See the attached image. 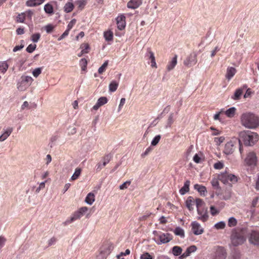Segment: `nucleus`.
Segmentation results:
<instances>
[{"instance_id":"1","label":"nucleus","mask_w":259,"mask_h":259,"mask_svg":"<svg viewBox=\"0 0 259 259\" xmlns=\"http://www.w3.org/2000/svg\"><path fill=\"white\" fill-rule=\"evenodd\" d=\"M240 120L242 125L248 128H255L259 125L258 117L250 112L243 113Z\"/></svg>"},{"instance_id":"2","label":"nucleus","mask_w":259,"mask_h":259,"mask_svg":"<svg viewBox=\"0 0 259 259\" xmlns=\"http://www.w3.org/2000/svg\"><path fill=\"white\" fill-rule=\"evenodd\" d=\"M231 240L234 246L242 244L246 241L244 229L241 228L233 230L231 236Z\"/></svg>"},{"instance_id":"3","label":"nucleus","mask_w":259,"mask_h":259,"mask_svg":"<svg viewBox=\"0 0 259 259\" xmlns=\"http://www.w3.org/2000/svg\"><path fill=\"white\" fill-rule=\"evenodd\" d=\"M240 137L245 145L251 146L258 141V135L249 131H243L240 134Z\"/></svg>"},{"instance_id":"4","label":"nucleus","mask_w":259,"mask_h":259,"mask_svg":"<svg viewBox=\"0 0 259 259\" xmlns=\"http://www.w3.org/2000/svg\"><path fill=\"white\" fill-rule=\"evenodd\" d=\"M218 179L224 184H235L238 181V178L226 170L218 175Z\"/></svg>"},{"instance_id":"5","label":"nucleus","mask_w":259,"mask_h":259,"mask_svg":"<svg viewBox=\"0 0 259 259\" xmlns=\"http://www.w3.org/2000/svg\"><path fill=\"white\" fill-rule=\"evenodd\" d=\"M88 210V208L83 206L79 208L77 210L74 211L71 217L67 219L64 223V225H67L74 221L80 219Z\"/></svg>"},{"instance_id":"6","label":"nucleus","mask_w":259,"mask_h":259,"mask_svg":"<svg viewBox=\"0 0 259 259\" xmlns=\"http://www.w3.org/2000/svg\"><path fill=\"white\" fill-rule=\"evenodd\" d=\"M157 244H165L169 242L172 238V235L168 233L160 232L156 235Z\"/></svg>"},{"instance_id":"7","label":"nucleus","mask_w":259,"mask_h":259,"mask_svg":"<svg viewBox=\"0 0 259 259\" xmlns=\"http://www.w3.org/2000/svg\"><path fill=\"white\" fill-rule=\"evenodd\" d=\"M111 246L107 244H103L100 248L95 259H106L111 252Z\"/></svg>"},{"instance_id":"8","label":"nucleus","mask_w":259,"mask_h":259,"mask_svg":"<svg viewBox=\"0 0 259 259\" xmlns=\"http://www.w3.org/2000/svg\"><path fill=\"white\" fill-rule=\"evenodd\" d=\"M238 143H240V140L236 138H233L226 144L224 152L228 155L231 154L234 151Z\"/></svg>"},{"instance_id":"9","label":"nucleus","mask_w":259,"mask_h":259,"mask_svg":"<svg viewBox=\"0 0 259 259\" xmlns=\"http://www.w3.org/2000/svg\"><path fill=\"white\" fill-rule=\"evenodd\" d=\"M197 54L195 52L191 53L184 60V64L188 67L195 65L197 62Z\"/></svg>"},{"instance_id":"10","label":"nucleus","mask_w":259,"mask_h":259,"mask_svg":"<svg viewBox=\"0 0 259 259\" xmlns=\"http://www.w3.org/2000/svg\"><path fill=\"white\" fill-rule=\"evenodd\" d=\"M248 240L251 244L259 246V231L252 230L249 234Z\"/></svg>"},{"instance_id":"11","label":"nucleus","mask_w":259,"mask_h":259,"mask_svg":"<svg viewBox=\"0 0 259 259\" xmlns=\"http://www.w3.org/2000/svg\"><path fill=\"white\" fill-rule=\"evenodd\" d=\"M257 162V157L255 153L249 152L246 158L245 159V163L249 166H255Z\"/></svg>"},{"instance_id":"12","label":"nucleus","mask_w":259,"mask_h":259,"mask_svg":"<svg viewBox=\"0 0 259 259\" xmlns=\"http://www.w3.org/2000/svg\"><path fill=\"white\" fill-rule=\"evenodd\" d=\"M192 230L195 235H198L202 234L204 232L203 229L200 224L194 221L191 223Z\"/></svg>"},{"instance_id":"13","label":"nucleus","mask_w":259,"mask_h":259,"mask_svg":"<svg viewBox=\"0 0 259 259\" xmlns=\"http://www.w3.org/2000/svg\"><path fill=\"white\" fill-rule=\"evenodd\" d=\"M197 210L198 214V220H201L203 222H206L208 219L207 209L202 208Z\"/></svg>"},{"instance_id":"14","label":"nucleus","mask_w":259,"mask_h":259,"mask_svg":"<svg viewBox=\"0 0 259 259\" xmlns=\"http://www.w3.org/2000/svg\"><path fill=\"white\" fill-rule=\"evenodd\" d=\"M117 28L121 30L124 29L126 25L125 17L123 14L118 16L116 18Z\"/></svg>"},{"instance_id":"15","label":"nucleus","mask_w":259,"mask_h":259,"mask_svg":"<svg viewBox=\"0 0 259 259\" xmlns=\"http://www.w3.org/2000/svg\"><path fill=\"white\" fill-rule=\"evenodd\" d=\"M142 0H130L127 4V7L130 9H135L142 4Z\"/></svg>"},{"instance_id":"16","label":"nucleus","mask_w":259,"mask_h":259,"mask_svg":"<svg viewBox=\"0 0 259 259\" xmlns=\"http://www.w3.org/2000/svg\"><path fill=\"white\" fill-rule=\"evenodd\" d=\"M216 256L219 259H224L226 256L225 249L223 247H218L216 250Z\"/></svg>"},{"instance_id":"17","label":"nucleus","mask_w":259,"mask_h":259,"mask_svg":"<svg viewBox=\"0 0 259 259\" xmlns=\"http://www.w3.org/2000/svg\"><path fill=\"white\" fill-rule=\"evenodd\" d=\"M197 250V247L195 245H191L187 248V250L181 256V258H184L189 256L192 252Z\"/></svg>"},{"instance_id":"18","label":"nucleus","mask_w":259,"mask_h":259,"mask_svg":"<svg viewBox=\"0 0 259 259\" xmlns=\"http://www.w3.org/2000/svg\"><path fill=\"white\" fill-rule=\"evenodd\" d=\"M33 80V79L31 77L26 76L24 77H22V81L20 84H18L17 88L19 90L22 91L24 90V89L22 85V84H24L25 82L26 83H31Z\"/></svg>"},{"instance_id":"19","label":"nucleus","mask_w":259,"mask_h":259,"mask_svg":"<svg viewBox=\"0 0 259 259\" xmlns=\"http://www.w3.org/2000/svg\"><path fill=\"white\" fill-rule=\"evenodd\" d=\"M177 58L178 56L175 55V56L172 58V60L169 61L168 64L166 66V69L167 71H170L175 68L177 64Z\"/></svg>"},{"instance_id":"20","label":"nucleus","mask_w":259,"mask_h":259,"mask_svg":"<svg viewBox=\"0 0 259 259\" xmlns=\"http://www.w3.org/2000/svg\"><path fill=\"white\" fill-rule=\"evenodd\" d=\"M236 73V69L233 67H229L227 69V72L226 74V78L230 80Z\"/></svg>"},{"instance_id":"21","label":"nucleus","mask_w":259,"mask_h":259,"mask_svg":"<svg viewBox=\"0 0 259 259\" xmlns=\"http://www.w3.org/2000/svg\"><path fill=\"white\" fill-rule=\"evenodd\" d=\"M195 204V200L194 198L192 196H189L186 201V205L188 209L191 211L193 209V206Z\"/></svg>"},{"instance_id":"22","label":"nucleus","mask_w":259,"mask_h":259,"mask_svg":"<svg viewBox=\"0 0 259 259\" xmlns=\"http://www.w3.org/2000/svg\"><path fill=\"white\" fill-rule=\"evenodd\" d=\"M13 131L12 127H8L0 136V142H3L6 140L10 136Z\"/></svg>"},{"instance_id":"23","label":"nucleus","mask_w":259,"mask_h":259,"mask_svg":"<svg viewBox=\"0 0 259 259\" xmlns=\"http://www.w3.org/2000/svg\"><path fill=\"white\" fill-rule=\"evenodd\" d=\"M194 189L197 190L202 196H205L207 193L206 188L204 186L196 184L194 185Z\"/></svg>"},{"instance_id":"24","label":"nucleus","mask_w":259,"mask_h":259,"mask_svg":"<svg viewBox=\"0 0 259 259\" xmlns=\"http://www.w3.org/2000/svg\"><path fill=\"white\" fill-rule=\"evenodd\" d=\"M74 7L72 0H69L64 7V11L66 13H70L73 10Z\"/></svg>"},{"instance_id":"25","label":"nucleus","mask_w":259,"mask_h":259,"mask_svg":"<svg viewBox=\"0 0 259 259\" xmlns=\"http://www.w3.org/2000/svg\"><path fill=\"white\" fill-rule=\"evenodd\" d=\"M190 185V181L187 180L184 185V186L180 190V193L181 195H184L189 191V187Z\"/></svg>"},{"instance_id":"26","label":"nucleus","mask_w":259,"mask_h":259,"mask_svg":"<svg viewBox=\"0 0 259 259\" xmlns=\"http://www.w3.org/2000/svg\"><path fill=\"white\" fill-rule=\"evenodd\" d=\"M95 195L94 193H93L92 192L89 193L87 195V196L85 198V202L90 205L92 204L93 203L95 200Z\"/></svg>"},{"instance_id":"27","label":"nucleus","mask_w":259,"mask_h":259,"mask_svg":"<svg viewBox=\"0 0 259 259\" xmlns=\"http://www.w3.org/2000/svg\"><path fill=\"white\" fill-rule=\"evenodd\" d=\"M9 68V65L7 61L0 62V73L5 74Z\"/></svg>"},{"instance_id":"28","label":"nucleus","mask_w":259,"mask_h":259,"mask_svg":"<svg viewBox=\"0 0 259 259\" xmlns=\"http://www.w3.org/2000/svg\"><path fill=\"white\" fill-rule=\"evenodd\" d=\"M236 109L235 107H231L225 111H224L227 116L230 118H232L234 116L236 113Z\"/></svg>"},{"instance_id":"29","label":"nucleus","mask_w":259,"mask_h":259,"mask_svg":"<svg viewBox=\"0 0 259 259\" xmlns=\"http://www.w3.org/2000/svg\"><path fill=\"white\" fill-rule=\"evenodd\" d=\"M243 89L239 88L235 91L234 95L232 98L235 100H238L240 99V97L243 93Z\"/></svg>"},{"instance_id":"30","label":"nucleus","mask_w":259,"mask_h":259,"mask_svg":"<svg viewBox=\"0 0 259 259\" xmlns=\"http://www.w3.org/2000/svg\"><path fill=\"white\" fill-rule=\"evenodd\" d=\"M45 12L48 14L52 15L54 13V9L53 6L50 4H47L44 6Z\"/></svg>"},{"instance_id":"31","label":"nucleus","mask_w":259,"mask_h":259,"mask_svg":"<svg viewBox=\"0 0 259 259\" xmlns=\"http://www.w3.org/2000/svg\"><path fill=\"white\" fill-rule=\"evenodd\" d=\"M118 86V82L115 80L112 81L109 85V90L111 92H115Z\"/></svg>"},{"instance_id":"32","label":"nucleus","mask_w":259,"mask_h":259,"mask_svg":"<svg viewBox=\"0 0 259 259\" xmlns=\"http://www.w3.org/2000/svg\"><path fill=\"white\" fill-rule=\"evenodd\" d=\"M104 37L106 41H112L113 39V33L110 30L105 31L104 33Z\"/></svg>"},{"instance_id":"33","label":"nucleus","mask_w":259,"mask_h":259,"mask_svg":"<svg viewBox=\"0 0 259 259\" xmlns=\"http://www.w3.org/2000/svg\"><path fill=\"white\" fill-rule=\"evenodd\" d=\"M81 172V169L80 168H76L75 170V172L72 176L70 181H74L77 180L80 176Z\"/></svg>"},{"instance_id":"34","label":"nucleus","mask_w":259,"mask_h":259,"mask_svg":"<svg viewBox=\"0 0 259 259\" xmlns=\"http://www.w3.org/2000/svg\"><path fill=\"white\" fill-rule=\"evenodd\" d=\"M174 233L176 235L179 236L181 238H184L185 236L184 231L181 228L178 227L174 231Z\"/></svg>"},{"instance_id":"35","label":"nucleus","mask_w":259,"mask_h":259,"mask_svg":"<svg viewBox=\"0 0 259 259\" xmlns=\"http://www.w3.org/2000/svg\"><path fill=\"white\" fill-rule=\"evenodd\" d=\"M237 220L234 217H231L228 220V226L229 227H234L237 225Z\"/></svg>"},{"instance_id":"36","label":"nucleus","mask_w":259,"mask_h":259,"mask_svg":"<svg viewBox=\"0 0 259 259\" xmlns=\"http://www.w3.org/2000/svg\"><path fill=\"white\" fill-rule=\"evenodd\" d=\"M26 19L24 13L18 14L17 16L15 21L17 23H24Z\"/></svg>"},{"instance_id":"37","label":"nucleus","mask_w":259,"mask_h":259,"mask_svg":"<svg viewBox=\"0 0 259 259\" xmlns=\"http://www.w3.org/2000/svg\"><path fill=\"white\" fill-rule=\"evenodd\" d=\"M174 122V113H171L168 116L167 119V121L166 122V124L165 125L166 128L170 127L171 125L173 124Z\"/></svg>"},{"instance_id":"38","label":"nucleus","mask_w":259,"mask_h":259,"mask_svg":"<svg viewBox=\"0 0 259 259\" xmlns=\"http://www.w3.org/2000/svg\"><path fill=\"white\" fill-rule=\"evenodd\" d=\"M182 249L181 247L178 246H175L172 248V253L175 256H178L181 254Z\"/></svg>"},{"instance_id":"39","label":"nucleus","mask_w":259,"mask_h":259,"mask_svg":"<svg viewBox=\"0 0 259 259\" xmlns=\"http://www.w3.org/2000/svg\"><path fill=\"white\" fill-rule=\"evenodd\" d=\"M219 180L218 176L217 178H213L211 181V185L214 189L219 188Z\"/></svg>"},{"instance_id":"40","label":"nucleus","mask_w":259,"mask_h":259,"mask_svg":"<svg viewBox=\"0 0 259 259\" xmlns=\"http://www.w3.org/2000/svg\"><path fill=\"white\" fill-rule=\"evenodd\" d=\"M87 64H88V62L85 59H84V58L81 59L80 60L79 65H80V66L81 68V70L82 71H86Z\"/></svg>"},{"instance_id":"41","label":"nucleus","mask_w":259,"mask_h":259,"mask_svg":"<svg viewBox=\"0 0 259 259\" xmlns=\"http://www.w3.org/2000/svg\"><path fill=\"white\" fill-rule=\"evenodd\" d=\"M26 5L28 7H35L40 5V3H38L36 0H28Z\"/></svg>"},{"instance_id":"42","label":"nucleus","mask_w":259,"mask_h":259,"mask_svg":"<svg viewBox=\"0 0 259 259\" xmlns=\"http://www.w3.org/2000/svg\"><path fill=\"white\" fill-rule=\"evenodd\" d=\"M80 48L82 49L81 54L88 53L89 49V45L87 43L82 44L80 46Z\"/></svg>"},{"instance_id":"43","label":"nucleus","mask_w":259,"mask_h":259,"mask_svg":"<svg viewBox=\"0 0 259 259\" xmlns=\"http://www.w3.org/2000/svg\"><path fill=\"white\" fill-rule=\"evenodd\" d=\"M108 64V61H106L99 68L98 73L99 74H102L106 69V68Z\"/></svg>"},{"instance_id":"44","label":"nucleus","mask_w":259,"mask_h":259,"mask_svg":"<svg viewBox=\"0 0 259 259\" xmlns=\"http://www.w3.org/2000/svg\"><path fill=\"white\" fill-rule=\"evenodd\" d=\"M108 102V99L106 97H102L98 99L97 101V103L98 104H99L101 106L105 105Z\"/></svg>"},{"instance_id":"45","label":"nucleus","mask_w":259,"mask_h":259,"mask_svg":"<svg viewBox=\"0 0 259 259\" xmlns=\"http://www.w3.org/2000/svg\"><path fill=\"white\" fill-rule=\"evenodd\" d=\"M75 4L79 9L82 10L86 5V2L84 0H78L75 2Z\"/></svg>"},{"instance_id":"46","label":"nucleus","mask_w":259,"mask_h":259,"mask_svg":"<svg viewBox=\"0 0 259 259\" xmlns=\"http://www.w3.org/2000/svg\"><path fill=\"white\" fill-rule=\"evenodd\" d=\"M112 158V156L110 154H107L103 157V166H106V165L109 162Z\"/></svg>"},{"instance_id":"47","label":"nucleus","mask_w":259,"mask_h":259,"mask_svg":"<svg viewBox=\"0 0 259 259\" xmlns=\"http://www.w3.org/2000/svg\"><path fill=\"white\" fill-rule=\"evenodd\" d=\"M226 224L224 222H220L217 224H215L214 226V227L217 229H223L225 228Z\"/></svg>"},{"instance_id":"48","label":"nucleus","mask_w":259,"mask_h":259,"mask_svg":"<svg viewBox=\"0 0 259 259\" xmlns=\"http://www.w3.org/2000/svg\"><path fill=\"white\" fill-rule=\"evenodd\" d=\"M160 139L161 136L160 135L155 136L151 142V145L154 146L157 145V144L159 143Z\"/></svg>"},{"instance_id":"49","label":"nucleus","mask_w":259,"mask_h":259,"mask_svg":"<svg viewBox=\"0 0 259 259\" xmlns=\"http://www.w3.org/2000/svg\"><path fill=\"white\" fill-rule=\"evenodd\" d=\"M40 37V34L38 33L33 34L31 35V40L34 42H37Z\"/></svg>"},{"instance_id":"50","label":"nucleus","mask_w":259,"mask_h":259,"mask_svg":"<svg viewBox=\"0 0 259 259\" xmlns=\"http://www.w3.org/2000/svg\"><path fill=\"white\" fill-rule=\"evenodd\" d=\"M225 140V137L223 136L220 137H216L214 138V142L216 143L217 145H220L221 143H222Z\"/></svg>"},{"instance_id":"51","label":"nucleus","mask_w":259,"mask_h":259,"mask_svg":"<svg viewBox=\"0 0 259 259\" xmlns=\"http://www.w3.org/2000/svg\"><path fill=\"white\" fill-rule=\"evenodd\" d=\"M26 19H28L30 20L32 19V16L33 14V12L31 10H28L23 12Z\"/></svg>"},{"instance_id":"52","label":"nucleus","mask_w":259,"mask_h":259,"mask_svg":"<svg viewBox=\"0 0 259 259\" xmlns=\"http://www.w3.org/2000/svg\"><path fill=\"white\" fill-rule=\"evenodd\" d=\"M203 201L202 199L198 198L195 200V204L197 207V210L202 208L201 207L203 204Z\"/></svg>"},{"instance_id":"53","label":"nucleus","mask_w":259,"mask_h":259,"mask_svg":"<svg viewBox=\"0 0 259 259\" xmlns=\"http://www.w3.org/2000/svg\"><path fill=\"white\" fill-rule=\"evenodd\" d=\"M210 211L212 215L214 216L220 212V210L217 209L214 206L210 207Z\"/></svg>"},{"instance_id":"54","label":"nucleus","mask_w":259,"mask_h":259,"mask_svg":"<svg viewBox=\"0 0 259 259\" xmlns=\"http://www.w3.org/2000/svg\"><path fill=\"white\" fill-rule=\"evenodd\" d=\"M213 167L216 169H221L224 167V163L221 161H218L214 164Z\"/></svg>"},{"instance_id":"55","label":"nucleus","mask_w":259,"mask_h":259,"mask_svg":"<svg viewBox=\"0 0 259 259\" xmlns=\"http://www.w3.org/2000/svg\"><path fill=\"white\" fill-rule=\"evenodd\" d=\"M36 45L34 44L29 45L26 48V51L28 53H32L36 49Z\"/></svg>"},{"instance_id":"56","label":"nucleus","mask_w":259,"mask_h":259,"mask_svg":"<svg viewBox=\"0 0 259 259\" xmlns=\"http://www.w3.org/2000/svg\"><path fill=\"white\" fill-rule=\"evenodd\" d=\"M54 28L55 26L51 24H48L45 26V29L48 33H51L53 31Z\"/></svg>"},{"instance_id":"57","label":"nucleus","mask_w":259,"mask_h":259,"mask_svg":"<svg viewBox=\"0 0 259 259\" xmlns=\"http://www.w3.org/2000/svg\"><path fill=\"white\" fill-rule=\"evenodd\" d=\"M41 72V68H37L33 71L32 74L34 77H37L39 74H40Z\"/></svg>"},{"instance_id":"58","label":"nucleus","mask_w":259,"mask_h":259,"mask_svg":"<svg viewBox=\"0 0 259 259\" xmlns=\"http://www.w3.org/2000/svg\"><path fill=\"white\" fill-rule=\"evenodd\" d=\"M131 182L130 181H126L121 185L119 187L120 190H124L126 189L128 186L130 185Z\"/></svg>"},{"instance_id":"59","label":"nucleus","mask_w":259,"mask_h":259,"mask_svg":"<svg viewBox=\"0 0 259 259\" xmlns=\"http://www.w3.org/2000/svg\"><path fill=\"white\" fill-rule=\"evenodd\" d=\"M76 22V20L75 19H73L68 24L67 28L68 30H70L74 25L75 24Z\"/></svg>"},{"instance_id":"60","label":"nucleus","mask_w":259,"mask_h":259,"mask_svg":"<svg viewBox=\"0 0 259 259\" xmlns=\"http://www.w3.org/2000/svg\"><path fill=\"white\" fill-rule=\"evenodd\" d=\"M141 259H153V257L148 252H145L142 254L140 257Z\"/></svg>"},{"instance_id":"61","label":"nucleus","mask_w":259,"mask_h":259,"mask_svg":"<svg viewBox=\"0 0 259 259\" xmlns=\"http://www.w3.org/2000/svg\"><path fill=\"white\" fill-rule=\"evenodd\" d=\"M193 160L196 163H199L202 161L201 158L197 154L194 155Z\"/></svg>"},{"instance_id":"62","label":"nucleus","mask_w":259,"mask_h":259,"mask_svg":"<svg viewBox=\"0 0 259 259\" xmlns=\"http://www.w3.org/2000/svg\"><path fill=\"white\" fill-rule=\"evenodd\" d=\"M149 59H150L151 61L155 60L154 53L151 51L150 49L148 50Z\"/></svg>"},{"instance_id":"63","label":"nucleus","mask_w":259,"mask_h":259,"mask_svg":"<svg viewBox=\"0 0 259 259\" xmlns=\"http://www.w3.org/2000/svg\"><path fill=\"white\" fill-rule=\"evenodd\" d=\"M125 103V99L121 98L120 100V102L119 106H118V112H119L121 110V109H122L123 106L124 105Z\"/></svg>"},{"instance_id":"64","label":"nucleus","mask_w":259,"mask_h":259,"mask_svg":"<svg viewBox=\"0 0 259 259\" xmlns=\"http://www.w3.org/2000/svg\"><path fill=\"white\" fill-rule=\"evenodd\" d=\"M46 182V181H45L44 182H41L39 184V187L35 190L36 193H39L41 189H44L45 187Z\"/></svg>"}]
</instances>
